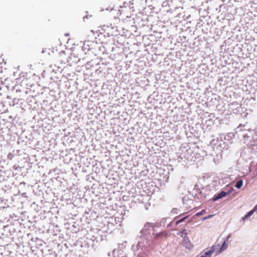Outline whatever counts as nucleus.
Instances as JSON below:
<instances>
[{"mask_svg": "<svg viewBox=\"0 0 257 257\" xmlns=\"http://www.w3.org/2000/svg\"><path fill=\"white\" fill-rule=\"evenodd\" d=\"M3 107L4 106V104H2V103H0V111L1 110V107Z\"/></svg>", "mask_w": 257, "mask_h": 257, "instance_id": "49", "label": "nucleus"}, {"mask_svg": "<svg viewBox=\"0 0 257 257\" xmlns=\"http://www.w3.org/2000/svg\"><path fill=\"white\" fill-rule=\"evenodd\" d=\"M51 92H60L59 91V84L57 83V81H50L48 84V87Z\"/></svg>", "mask_w": 257, "mask_h": 257, "instance_id": "10", "label": "nucleus"}, {"mask_svg": "<svg viewBox=\"0 0 257 257\" xmlns=\"http://www.w3.org/2000/svg\"><path fill=\"white\" fill-rule=\"evenodd\" d=\"M164 3H165L164 2V3H163V4H162V5H163V6H165V7H167V5H165V4H164Z\"/></svg>", "mask_w": 257, "mask_h": 257, "instance_id": "58", "label": "nucleus"}, {"mask_svg": "<svg viewBox=\"0 0 257 257\" xmlns=\"http://www.w3.org/2000/svg\"><path fill=\"white\" fill-rule=\"evenodd\" d=\"M222 141L225 142L227 144H228V146H229L230 147H231V145L233 143V141H229L224 138V140H222Z\"/></svg>", "mask_w": 257, "mask_h": 257, "instance_id": "28", "label": "nucleus"}, {"mask_svg": "<svg viewBox=\"0 0 257 257\" xmlns=\"http://www.w3.org/2000/svg\"><path fill=\"white\" fill-rule=\"evenodd\" d=\"M159 225L153 223L146 222L140 232V235L137 237V244H133L132 249L136 257H147L148 251L150 248H153V245L158 239L159 235L155 228Z\"/></svg>", "mask_w": 257, "mask_h": 257, "instance_id": "1", "label": "nucleus"}, {"mask_svg": "<svg viewBox=\"0 0 257 257\" xmlns=\"http://www.w3.org/2000/svg\"><path fill=\"white\" fill-rule=\"evenodd\" d=\"M54 231H56V232L60 231V228L58 225L55 226V230Z\"/></svg>", "mask_w": 257, "mask_h": 257, "instance_id": "38", "label": "nucleus"}, {"mask_svg": "<svg viewBox=\"0 0 257 257\" xmlns=\"http://www.w3.org/2000/svg\"><path fill=\"white\" fill-rule=\"evenodd\" d=\"M88 17H89V15H86L85 17H84L83 19H88Z\"/></svg>", "mask_w": 257, "mask_h": 257, "instance_id": "48", "label": "nucleus"}, {"mask_svg": "<svg viewBox=\"0 0 257 257\" xmlns=\"http://www.w3.org/2000/svg\"><path fill=\"white\" fill-rule=\"evenodd\" d=\"M232 81H217V83H219V85H223V86H225V85H226V86L225 87V88H222V89H226V88L227 87H230L231 86H230V84H233V82L232 83H231Z\"/></svg>", "mask_w": 257, "mask_h": 257, "instance_id": "16", "label": "nucleus"}, {"mask_svg": "<svg viewBox=\"0 0 257 257\" xmlns=\"http://www.w3.org/2000/svg\"><path fill=\"white\" fill-rule=\"evenodd\" d=\"M37 217L36 216H33V219H34V220H29V222H31V223H33V222H36V221L35 220V218H36Z\"/></svg>", "mask_w": 257, "mask_h": 257, "instance_id": "40", "label": "nucleus"}, {"mask_svg": "<svg viewBox=\"0 0 257 257\" xmlns=\"http://www.w3.org/2000/svg\"><path fill=\"white\" fill-rule=\"evenodd\" d=\"M248 137H249L248 136V135H247V134H244V135H243V138L244 139V140H245V139H246V138L248 139Z\"/></svg>", "mask_w": 257, "mask_h": 257, "instance_id": "44", "label": "nucleus"}, {"mask_svg": "<svg viewBox=\"0 0 257 257\" xmlns=\"http://www.w3.org/2000/svg\"><path fill=\"white\" fill-rule=\"evenodd\" d=\"M234 134L233 133H229L224 136V138L229 141H234Z\"/></svg>", "mask_w": 257, "mask_h": 257, "instance_id": "20", "label": "nucleus"}, {"mask_svg": "<svg viewBox=\"0 0 257 257\" xmlns=\"http://www.w3.org/2000/svg\"><path fill=\"white\" fill-rule=\"evenodd\" d=\"M21 140V137H19V139H18V141H19V140Z\"/></svg>", "mask_w": 257, "mask_h": 257, "instance_id": "62", "label": "nucleus"}, {"mask_svg": "<svg viewBox=\"0 0 257 257\" xmlns=\"http://www.w3.org/2000/svg\"><path fill=\"white\" fill-rule=\"evenodd\" d=\"M223 242L222 244H218V248L217 249V254H219L224 251L228 247V237L224 238Z\"/></svg>", "mask_w": 257, "mask_h": 257, "instance_id": "9", "label": "nucleus"}, {"mask_svg": "<svg viewBox=\"0 0 257 257\" xmlns=\"http://www.w3.org/2000/svg\"><path fill=\"white\" fill-rule=\"evenodd\" d=\"M192 82H194V81L188 82L187 83V87L189 89H192L195 90L196 88H198V87L196 86V85H198V83H197L196 84L194 83V85H192Z\"/></svg>", "mask_w": 257, "mask_h": 257, "instance_id": "19", "label": "nucleus"}, {"mask_svg": "<svg viewBox=\"0 0 257 257\" xmlns=\"http://www.w3.org/2000/svg\"><path fill=\"white\" fill-rule=\"evenodd\" d=\"M196 257H205L203 254H201L200 255H198Z\"/></svg>", "mask_w": 257, "mask_h": 257, "instance_id": "50", "label": "nucleus"}, {"mask_svg": "<svg viewBox=\"0 0 257 257\" xmlns=\"http://www.w3.org/2000/svg\"><path fill=\"white\" fill-rule=\"evenodd\" d=\"M167 11L168 12H170L171 13H173L171 9H170V10H168Z\"/></svg>", "mask_w": 257, "mask_h": 257, "instance_id": "52", "label": "nucleus"}, {"mask_svg": "<svg viewBox=\"0 0 257 257\" xmlns=\"http://www.w3.org/2000/svg\"><path fill=\"white\" fill-rule=\"evenodd\" d=\"M185 214L186 213H181L180 215L176 216L171 223H174L176 226H177L180 223L185 222L189 216V215H185Z\"/></svg>", "mask_w": 257, "mask_h": 257, "instance_id": "6", "label": "nucleus"}, {"mask_svg": "<svg viewBox=\"0 0 257 257\" xmlns=\"http://www.w3.org/2000/svg\"><path fill=\"white\" fill-rule=\"evenodd\" d=\"M150 86V85H149L148 84H146L145 87V90H147V89H148V87Z\"/></svg>", "mask_w": 257, "mask_h": 257, "instance_id": "47", "label": "nucleus"}, {"mask_svg": "<svg viewBox=\"0 0 257 257\" xmlns=\"http://www.w3.org/2000/svg\"><path fill=\"white\" fill-rule=\"evenodd\" d=\"M234 190L233 188H223L220 191L216 193L214 196L211 198L209 201H211V202H213L216 201L221 198H224L227 195H230L232 191Z\"/></svg>", "mask_w": 257, "mask_h": 257, "instance_id": "3", "label": "nucleus"}, {"mask_svg": "<svg viewBox=\"0 0 257 257\" xmlns=\"http://www.w3.org/2000/svg\"><path fill=\"white\" fill-rule=\"evenodd\" d=\"M218 248V244L217 245H213L209 249L210 251H212V253H213L214 251L217 252V249Z\"/></svg>", "mask_w": 257, "mask_h": 257, "instance_id": "27", "label": "nucleus"}, {"mask_svg": "<svg viewBox=\"0 0 257 257\" xmlns=\"http://www.w3.org/2000/svg\"><path fill=\"white\" fill-rule=\"evenodd\" d=\"M229 108H232L233 109L234 107H236V109L235 110L237 111L236 112H234L233 111V113H237V111H239V110H237L238 108L240 109V106H239V104L236 102H234L233 103H232L231 104H229Z\"/></svg>", "mask_w": 257, "mask_h": 257, "instance_id": "17", "label": "nucleus"}, {"mask_svg": "<svg viewBox=\"0 0 257 257\" xmlns=\"http://www.w3.org/2000/svg\"><path fill=\"white\" fill-rule=\"evenodd\" d=\"M178 234H179L181 236L182 235H183V236H185V234H184L183 230L179 232V233H178Z\"/></svg>", "mask_w": 257, "mask_h": 257, "instance_id": "43", "label": "nucleus"}, {"mask_svg": "<svg viewBox=\"0 0 257 257\" xmlns=\"http://www.w3.org/2000/svg\"><path fill=\"white\" fill-rule=\"evenodd\" d=\"M253 211L252 210H250L247 212L243 217H242V220L244 221L248 219L253 214Z\"/></svg>", "mask_w": 257, "mask_h": 257, "instance_id": "21", "label": "nucleus"}, {"mask_svg": "<svg viewBox=\"0 0 257 257\" xmlns=\"http://www.w3.org/2000/svg\"><path fill=\"white\" fill-rule=\"evenodd\" d=\"M36 83L37 85L38 86L39 85V84H38V81H36Z\"/></svg>", "mask_w": 257, "mask_h": 257, "instance_id": "59", "label": "nucleus"}, {"mask_svg": "<svg viewBox=\"0 0 257 257\" xmlns=\"http://www.w3.org/2000/svg\"><path fill=\"white\" fill-rule=\"evenodd\" d=\"M35 242H36V245L37 246H42V241L41 239L36 237L35 238Z\"/></svg>", "mask_w": 257, "mask_h": 257, "instance_id": "26", "label": "nucleus"}, {"mask_svg": "<svg viewBox=\"0 0 257 257\" xmlns=\"http://www.w3.org/2000/svg\"><path fill=\"white\" fill-rule=\"evenodd\" d=\"M1 84H4V81H1Z\"/></svg>", "mask_w": 257, "mask_h": 257, "instance_id": "60", "label": "nucleus"}, {"mask_svg": "<svg viewBox=\"0 0 257 257\" xmlns=\"http://www.w3.org/2000/svg\"><path fill=\"white\" fill-rule=\"evenodd\" d=\"M161 74L156 75V81H158V80H164L163 79L161 78Z\"/></svg>", "mask_w": 257, "mask_h": 257, "instance_id": "36", "label": "nucleus"}, {"mask_svg": "<svg viewBox=\"0 0 257 257\" xmlns=\"http://www.w3.org/2000/svg\"><path fill=\"white\" fill-rule=\"evenodd\" d=\"M97 60H92L88 62L86 64V68L89 69V67H94V65H97Z\"/></svg>", "mask_w": 257, "mask_h": 257, "instance_id": "15", "label": "nucleus"}, {"mask_svg": "<svg viewBox=\"0 0 257 257\" xmlns=\"http://www.w3.org/2000/svg\"><path fill=\"white\" fill-rule=\"evenodd\" d=\"M90 179H93V178L92 177H90L89 175H88L86 176V180L88 181H90L91 182V181L90 180Z\"/></svg>", "mask_w": 257, "mask_h": 257, "instance_id": "39", "label": "nucleus"}, {"mask_svg": "<svg viewBox=\"0 0 257 257\" xmlns=\"http://www.w3.org/2000/svg\"><path fill=\"white\" fill-rule=\"evenodd\" d=\"M88 42H88V41H87V42H85L84 43V45H83V46H82V50H83L84 52H85V51H86V50H87V51H89V50L90 49V48L89 47H87L86 46H86V43H88ZM85 53H86V52H85Z\"/></svg>", "mask_w": 257, "mask_h": 257, "instance_id": "29", "label": "nucleus"}, {"mask_svg": "<svg viewBox=\"0 0 257 257\" xmlns=\"http://www.w3.org/2000/svg\"><path fill=\"white\" fill-rule=\"evenodd\" d=\"M172 223H171H171H170L168 225V226H169L170 225H171V224H172Z\"/></svg>", "mask_w": 257, "mask_h": 257, "instance_id": "63", "label": "nucleus"}, {"mask_svg": "<svg viewBox=\"0 0 257 257\" xmlns=\"http://www.w3.org/2000/svg\"><path fill=\"white\" fill-rule=\"evenodd\" d=\"M115 251V249H114L113 251V253H114Z\"/></svg>", "mask_w": 257, "mask_h": 257, "instance_id": "64", "label": "nucleus"}, {"mask_svg": "<svg viewBox=\"0 0 257 257\" xmlns=\"http://www.w3.org/2000/svg\"><path fill=\"white\" fill-rule=\"evenodd\" d=\"M212 251H210L209 249L207 250V251H205L204 252V253H203L204 254V255L205 256V257H210L212 253Z\"/></svg>", "mask_w": 257, "mask_h": 257, "instance_id": "25", "label": "nucleus"}, {"mask_svg": "<svg viewBox=\"0 0 257 257\" xmlns=\"http://www.w3.org/2000/svg\"><path fill=\"white\" fill-rule=\"evenodd\" d=\"M14 168L15 169V170H19V169L20 170V172H22V174H23V172H22L23 171V170L24 169V167H19V166H17L16 167L15 165L14 166Z\"/></svg>", "mask_w": 257, "mask_h": 257, "instance_id": "32", "label": "nucleus"}, {"mask_svg": "<svg viewBox=\"0 0 257 257\" xmlns=\"http://www.w3.org/2000/svg\"><path fill=\"white\" fill-rule=\"evenodd\" d=\"M230 147L228 146L225 142L222 141V140H220L219 141V144L217 146V149L222 152L224 151L228 150Z\"/></svg>", "mask_w": 257, "mask_h": 257, "instance_id": "12", "label": "nucleus"}, {"mask_svg": "<svg viewBox=\"0 0 257 257\" xmlns=\"http://www.w3.org/2000/svg\"><path fill=\"white\" fill-rule=\"evenodd\" d=\"M164 3H165L164 2V3H163V4H162V5H163V6H165V7H167V5H165V4H164Z\"/></svg>", "mask_w": 257, "mask_h": 257, "instance_id": "57", "label": "nucleus"}, {"mask_svg": "<svg viewBox=\"0 0 257 257\" xmlns=\"http://www.w3.org/2000/svg\"><path fill=\"white\" fill-rule=\"evenodd\" d=\"M26 183L23 182H21L20 184V187H21L22 185L24 186L25 185Z\"/></svg>", "mask_w": 257, "mask_h": 257, "instance_id": "46", "label": "nucleus"}, {"mask_svg": "<svg viewBox=\"0 0 257 257\" xmlns=\"http://www.w3.org/2000/svg\"><path fill=\"white\" fill-rule=\"evenodd\" d=\"M220 97L216 94H212L211 96L207 98V105L215 106L217 108V105L219 104V101L220 100Z\"/></svg>", "mask_w": 257, "mask_h": 257, "instance_id": "5", "label": "nucleus"}, {"mask_svg": "<svg viewBox=\"0 0 257 257\" xmlns=\"http://www.w3.org/2000/svg\"><path fill=\"white\" fill-rule=\"evenodd\" d=\"M2 72H3V68H2V67H1V68H0V73H2Z\"/></svg>", "mask_w": 257, "mask_h": 257, "instance_id": "51", "label": "nucleus"}, {"mask_svg": "<svg viewBox=\"0 0 257 257\" xmlns=\"http://www.w3.org/2000/svg\"><path fill=\"white\" fill-rule=\"evenodd\" d=\"M199 155H200V157H204V156H206L207 154L205 151H202L201 153H199Z\"/></svg>", "mask_w": 257, "mask_h": 257, "instance_id": "35", "label": "nucleus"}, {"mask_svg": "<svg viewBox=\"0 0 257 257\" xmlns=\"http://www.w3.org/2000/svg\"><path fill=\"white\" fill-rule=\"evenodd\" d=\"M74 84L76 85V88L77 89L81 91L84 89H87L88 88V85L89 84L88 81H79L78 83L77 81H73Z\"/></svg>", "mask_w": 257, "mask_h": 257, "instance_id": "11", "label": "nucleus"}, {"mask_svg": "<svg viewBox=\"0 0 257 257\" xmlns=\"http://www.w3.org/2000/svg\"><path fill=\"white\" fill-rule=\"evenodd\" d=\"M14 157V155L13 153H10L8 155V156H7L8 159L10 160H12L13 159Z\"/></svg>", "mask_w": 257, "mask_h": 257, "instance_id": "33", "label": "nucleus"}, {"mask_svg": "<svg viewBox=\"0 0 257 257\" xmlns=\"http://www.w3.org/2000/svg\"><path fill=\"white\" fill-rule=\"evenodd\" d=\"M24 77H25V73H24L22 72L21 74H20V78H23Z\"/></svg>", "mask_w": 257, "mask_h": 257, "instance_id": "42", "label": "nucleus"}, {"mask_svg": "<svg viewBox=\"0 0 257 257\" xmlns=\"http://www.w3.org/2000/svg\"><path fill=\"white\" fill-rule=\"evenodd\" d=\"M243 184V180L242 179H239L237 182H236L234 185V187L237 188V189H240Z\"/></svg>", "mask_w": 257, "mask_h": 257, "instance_id": "23", "label": "nucleus"}, {"mask_svg": "<svg viewBox=\"0 0 257 257\" xmlns=\"http://www.w3.org/2000/svg\"><path fill=\"white\" fill-rule=\"evenodd\" d=\"M204 210H202L201 211L196 213L195 216L197 217H200L205 213Z\"/></svg>", "mask_w": 257, "mask_h": 257, "instance_id": "31", "label": "nucleus"}, {"mask_svg": "<svg viewBox=\"0 0 257 257\" xmlns=\"http://www.w3.org/2000/svg\"><path fill=\"white\" fill-rule=\"evenodd\" d=\"M4 80L5 81L8 80V78H5Z\"/></svg>", "mask_w": 257, "mask_h": 257, "instance_id": "61", "label": "nucleus"}, {"mask_svg": "<svg viewBox=\"0 0 257 257\" xmlns=\"http://www.w3.org/2000/svg\"><path fill=\"white\" fill-rule=\"evenodd\" d=\"M231 237V235L229 234L226 237H228V239Z\"/></svg>", "mask_w": 257, "mask_h": 257, "instance_id": "54", "label": "nucleus"}, {"mask_svg": "<svg viewBox=\"0 0 257 257\" xmlns=\"http://www.w3.org/2000/svg\"><path fill=\"white\" fill-rule=\"evenodd\" d=\"M219 141L218 139L217 140H215L214 139L212 140L210 142V145L211 147H213L214 146H216L217 144H219Z\"/></svg>", "mask_w": 257, "mask_h": 257, "instance_id": "24", "label": "nucleus"}, {"mask_svg": "<svg viewBox=\"0 0 257 257\" xmlns=\"http://www.w3.org/2000/svg\"><path fill=\"white\" fill-rule=\"evenodd\" d=\"M179 9H180V8H175V11L178 10Z\"/></svg>", "mask_w": 257, "mask_h": 257, "instance_id": "53", "label": "nucleus"}, {"mask_svg": "<svg viewBox=\"0 0 257 257\" xmlns=\"http://www.w3.org/2000/svg\"><path fill=\"white\" fill-rule=\"evenodd\" d=\"M164 3H165L164 2V3H163V4H162V5H163V6H165V7H167V5H165V4H164Z\"/></svg>", "mask_w": 257, "mask_h": 257, "instance_id": "56", "label": "nucleus"}, {"mask_svg": "<svg viewBox=\"0 0 257 257\" xmlns=\"http://www.w3.org/2000/svg\"><path fill=\"white\" fill-rule=\"evenodd\" d=\"M180 210L177 208H173L171 210V213L173 214H178Z\"/></svg>", "mask_w": 257, "mask_h": 257, "instance_id": "30", "label": "nucleus"}, {"mask_svg": "<svg viewBox=\"0 0 257 257\" xmlns=\"http://www.w3.org/2000/svg\"><path fill=\"white\" fill-rule=\"evenodd\" d=\"M183 231L184 232V234H185V236H183V235H181V237L183 238V241H184V246L189 249H191L193 246V245L191 242L189 237H188L187 235L188 233L186 231V230L185 229H183Z\"/></svg>", "mask_w": 257, "mask_h": 257, "instance_id": "7", "label": "nucleus"}, {"mask_svg": "<svg viewBox=\"0 0 257 257\" xmlns=\"http://www.w3.org/2000/svg\"><path fill=\"white\" fill-rule=\"evenodd\" d=\"M21 195L23 196V197H27V193L26 192H23L22 193Z\"/></svg>", "mask_w": 257, "mask_h": 257, "instance_id": "45", "label": "nucleus"}, {"mask_svg": "<svg viewBox=\"0 0 257 257\" xmlns=\"http://www.w3.org/2000/svg\"><path fill=\"white\" fill-rule=\"evenodd\" d=\"M26 81H19V83H18V81H16L17 84H15L14 86H13L11 89V90H15L17 92H22L25 91V87L23 86L22 83H23L25 85L27 86H30V88L27 87V89H29L30 91H35V85L34 84H30L26 83Z\"/></svg>", "mask_w": 257, "mask_h": 257, "instance_id": "4", "label": "nucleus"}, {"mask_svg": "<svg viewBox=\"0 0 257 257\" xmlns=\"http://www.w3.org/2000/svg\"><path fill=\"white\" fill-rule=\"evenodd\" d=\"M214 216V215H209L208 216H205V217H203L202 218V221H204L205 220H206V219H209L210 218H211L212 217H213Z\"/></svg>", "mask_w": 257, "mask_h": 257, "instance_id": "34", "label": "nucleus"}, {"mask_svg": "<svg viewBox=\"0 0 257 257\" xmlns=\"http://www.w3.org/2000/svg\"><path fill=\"white\" fill-rule=\"evenodd\" d=\"M252 211H253V212L257 211V204L254 206L252 209H251Z\"/></svg>", "mask_w": 257, "mask_h": 257, "instance_id": "41", "label": "nucleus"}, {"mask_svg": "<svg viewBox=\"0 0 257 257\" xmlns=\"http://www.w3.org/2000/svg\"><path fill=\"white\" fill-rule=\"evenodd\" d=\"M21 226L19 222L15 223H11L4 226L3 235H6L8 237L14 238L17 235L18 232H20V228Z\"/></svg>", "mask_w": 257, "mask_h": 257, "instance_id": "2", "label": "nucleus"}, {"mask_svg": "<svg viewBox=\"0 0 257 257\" xmlns=\"http://www.w3.org/2000/svg\"><path fill=\"white\" fill-rule=\"evenodd\" d=\"M80 227L81 226L79 223L74 222L72 225L68 227L67 229L70 230L71 232L73 233H77L80 231Z\"/></svg>", "mask_w": 257, "mask_h": 257, "instance_id": "13", "label": "nucleus"}, {"mask_svg": "<svg viewBox=\"0 0 257 257\" xmlns=\"http://www.w3.org/2000/svg\"><path fill=\"white\" fill-rule=\"evenodd\" d=\"M83 172H86V169H84V168H83Z\"/></svg>", "mask_w": 257, "mask_h": 257, "instance_id": "55", "label": "nucleus"}, {"mask_svg": "<svg viewBox=\"0 0 257 257\" xmlns=\"http://www.w3.org/2000/svg\"><path fill=\"white\" fill-rule=\"evenodd\" d=\"M182 202L183 203L184 205H188V201H190V202H192V200L191 199H189L188 197L187 196H184L183 197H182Z\"/></svg>", "mask_w": 257, "mask_h": 257, "instance_id": "22", "label": "nucleus"}, {"mask_svg": "<svg viewBox=\"0 0 257 257\" xmlns=\"http://www.w3.org/2000/svg\"><path fill=\"white\" fill-rule=\"evenodd\" d=\"M26 102L29 105L30 108H35L38 106L37 104V101L36 99L33 97H28L26 100Z\"/></svg>", "mask_w": 257, "mask_h": 257, "instance_id": "14", "label": "nucleus"}, {"mask_svg": "<svg viewBox=\"0 0 257 257\" xmlns=\"http://www.w3.org/2000/svg\"><path fill=\"white\" fill-rule=\"evenodd\" d=\"M194 190L196 191V193L195 194L194 198L195 200L204 199L206 198V194L203 193L201 189L198 187V185H195L194 187Z\"/></svg>", "mask_w": 257, "mask_h": 257, "instance_id": "8", "label": "nucleus"}, {"mask_svg": "<svg viewBox=\"0 0 257 257\" xmlns=\"http://www.w3.org/2000/svg\"><path fill=\"white\" fill-rule=\"evenodd\" d=\"M111 31H109L107 33L108 35L110 36H117L118 34V30L116 28H114L113 27L111 28Z\"/></svg>", "mask_w": 257, "mask_h": 257, "instance_id": "18", "label": "nucleus"}, {"mask_svg": "<svg viewBox=\"0 0 257 257\" xmlns=\"http://www.w3.org/2000/svg\"><path fill=\"white\" fill-rule=\"evenodd\" d=\"M12 83H14V81H12ZM15 84H12V85H11L10 84H8V85H6V87H7L8 90H11V89H10V88H12L13 86H14Z\"/></svg>", "mask_w": 257, "mask_h": 257, "instance_id": "37", "label": "nucleus"}]
</instances>
